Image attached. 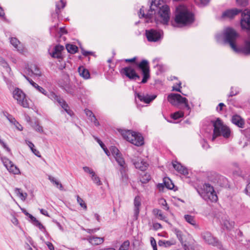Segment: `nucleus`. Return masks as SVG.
Wrapping results in <instances>:
<instances>
[{
    "mask_svg": "<svg viewBox=\"0 0 250 250\" xmlns=\"http://www.w3.org/2000/svg\"><path fill=\"white\" fill-rule=\"evenodd\" d=\"M160 0H152L150 9L147 13L145 14V18L146 20V22H152L153 15L156 13V11L158 10V17L161 22L164 24H167L170 19V10L169 7L167 5L160 7L159 2Z\"/></svg>",
    "mask_w": 250,
    "mask_h": 250,
    "instance_id": "f257e3e1",
    "label": "nucleus"
},
{
    "mask_svg": "<svg viewBox=\"0 0 250 250\" xmlns=\"http://www.w3.org/2000/svg\"><path fill=\"white\" fill-rule=\"evenodd\" d=\"M175 22L182 26H187L194 21V14L185 5H180L176 9Z\"/></svg>",
    "mask_w": 250,
    "mask_h": 250,
    "instance_id": "f03ea898",
    "label": "nucleus"
},
{
    "mask_svg": "<svg viewBox=\"0 0 250 250\" xmlns=\"http://www.w3.org/2000/svg\"><path fill=\"white\" fill-rule=\"evenodd\" d=\"M137 57H134L131 59H125L126 62H133L136 66L141 71L143 75V78L141 81V83H145L147 82L150 78V70L148 62L146 60H142L140 62L138 63L136 62Z\"/></svg>",
    "mask_w": 250,
    "mask_h": 250,
    "instance_id": "7ed1b4c3",
    "label": "nucleus"
},
{
    "mask_svg": "<svg viewBox=\"0 0 250 250\" xmlns=\"http://www.w3.org/2000/svg\"><path fill=\"white\" fill-rule=\"evenodd\" d=\"M211 123L214 127L212 141H214L216 137L221 135L225 138H228L229 136L230 131L229 128L225 125L219 118H217L215 121H212Z\"/></svg>",
    "mask_w": 250,
    "mask_h": 250,
    "instance_id": "20e7f679",
    "label": "nucleus"
},
{
    "mask_svg": "<svg viewBox=\"0 0 250 250\" xmlns=\"http://www.w3.org/2000/svg\"><path fill=\"white\" fill-rule=\"evenodd\" d=\"M121 133L124 139L136 146L144 144V139L140 134L129 130H122Z\"/></svg>",
    "mask_w": 250,
    "mask_h": 250,
    "instance_id": "39448f33",
    "label": "nucleus"
},
{
    "mask_svg": "<svg viewBox=\"0 0 250 250\" xmlns=\"http://www.w3.org/2000/svg\"><path fill=\"white\" fill-rule=\"evenodd\" d=\"M198 192L206 201L213 202L217 200V196L214 192L213 188L209 184H205L201 189L198 190Z\"/></svg>",
    "mask_w": 250,
    "mask_h": 250,
    "instance_id": "423d86ee",
    "label": "nucleus"
},
{
    "mask_svg": "<svg viewBox=\"0 0 250 250\" xmlns=\"http://www.w3.org/2000/svg\"><path fill=\"white\" fill-rule=\"evenodd\" d=\"M12 96L19 104L25 108L29 107V104L26 95L21 89L15 88L12 91Z\"/></svg>",
    "mask_w": 250,
    "mask_h": 250,
    "instance_id": "0eeeda50",
    "label": "nucleus"
},
{
    "mask_svg": "<svg viewBox=\"0 0 250 250\" xmlns=\"http://www.w3.org/2000/svg\"><path fill=\"white\" fill-rule=\"evenodd\" d=\"M168 101L173 105L177 106L179 104H184L185 107L188 111H190V107L188 104L187 98L183 97L179 94L171 93L167 97Z\"/></svg>",
    "mask_w": 250,
    "mask_h": 250,
    "instance_id": "6e6552de",
    "label": "nucleus"
},
{
    "mask_svg": "<svg viewBox=\"0 0 250 250\" xmlns=\"http://www.w3.org/2000/svg\"><path fill=\"white\" fill-rule=\"evenodd\" d=\"M0 65L5 69V73L4 72L2 73L3 78L10 88L12 83L11 78H12L13 76L11 73V68L7 62L1 57H0Z\"/></svg>",
    "mask_w": 250,
    "mask_h": 250,
    "instance_id": "1a4fd4ad",
    "label": "nucleus"
},
{
    "mask_svg": "<svg viewBox=\"0 0 250 250\" xmlns=\"http://www.w3.org/2000/svg\"><path fill=\"white\" fill-rule=\"evenodd\" d=\"M201 238L206 244L214 247H217L219 249L221 248V245L218 240L214 237L210 232H203L201 233Z\"/></svg>",
    "mask_w": 250,
    "mask_h": 250,
    "instance_id": "9d476101",
    "label": "nucleus"
},
{
    "mask_svg": "<svg viewBox=\"0 0 250 250\" xmlns=\"http://www.w3.org/2000/svg\"><path fill=\"white\" fill-rule=\"evenodd\" d=\"M146 36L149 42H157L161 40L163 36V32L162 30H157L151 29L146 30Z\"/></svg>",
    "mask_w": 250,
    "mask_h": 250,
    "instance_id": "9b49d317",
    "label": "nucleus"
},
{
    "mask_svg": "<svg viewBox=\"0 0 250 250\" xmlns=\"http://www.w3.org/2000/svg\"><path fill=\"white\" fill-rule=\"evenodd\" d=\"M110 150L114 157L116 161L118 163L120 167L127 166V164L125 162V159L123 157L122 153L115 146H112L110 147Z\"/></svg>",
    "mask_w": 250,
    "mask_h": 250,
    "instance_id": "f8f14e48",
    "label": "nucleus"
},
{
    "mask_svg": "<svg viewBox=\"0 0 250 250\" xmlns=\"http://www.w3.org/2000/svg\"><path fill=\"white\" fill-rule=\"evenodd\" d=\"M120 73L125 75L129 79L132 80H139L140 77L138 75L134 69L131 66H127L121 69Z\"/></svg>",
    "mask_w": 250,
    "mask_h": 250,
    "instance_id": "ddd939ff",
    "label": "nucleus"
},
{
    "mask_svg": "<svg viewBox=\"0 0 250 250\" xmlns=\"http://www.w3.org/2000/svg\"><path fill=\"white\" fill-rule=\"evenodd\" d=\"M1 161L4 167L9 172L14 174H19L20 173V169L11 160L6 158H1Z\"/></svg>",
    "mask_w": 250,
    "mask_h": 250,
    "instance_id": "4468645a",
    "label": "nucleus"
},
{
    "mask_svg": "<svg viewBox=\"0 0 250 250\" xmlns=\"http://www.w3.org/2000/svg\"><path fill=\"white\" fill-rule=\"evenodd\" d=\"M242 10L237 8L228 9L224 11L222 15L223 18L232 19L240 13H243Z\"/></svg>",
    "mask_w": 250,
    "mask_h": 250,
    "instance_id": "2eb2a0df",
    "label": "nucleus"
},
{
    "mask_svg": "<svg viewBox=\"0 0 250 250\" xmlns=\"http://www.w3.org/2000/svg\"><path fill=\"white\" fill-rule=\"evenodd\" d=\"M131 162L136 168L139 169L141 171L146 170L148 165L146 162L141 159H138V160H136V159L133 158L131 159Z\"/></svg>",
    "mask_w": 250,
    "mask_h": 250,
    "instance_id": "dca6fc26",
    "label": "nucleus"
},
{
    "mask_svg": "<svg viewBox=\"0 0 250 250\" xmlns=\"http://www.w3.org/2000/svg\"><path fill=\"white\" fill-rule=\"evenodd\" d=\"M137 97L141 102L145 104H149L155 99L156 95L150 96L148 94H144L142 93H136V97Z\"/></svg>",
    "mask_w": 250,
    "mask_h": 250,
    "instance_id": "f3484780",
    "label": "nucleus"
},
{
    "mask_svg": "<svg viewBox=\"0 0 250 250\" xmlns=\"http://www.w3.org/2000/svg\"><path fill=\"white\" fill-rule=\"evenodd\" d=\"M64 49V47L61 45H56L52 52H50V55L54 58L61 59L62 58V52Z\"/></svg>",
    "mask_w": 250,
    "mask_h": 250,
    "instance_id": "a211bd4d",
    "label": "nucleus"
},
{
    "mask_svg": "<svg viewBox=\"0 0 250 250\" xmlns=\"http://www.w3.org/2000/svg\"><path fill=\"white\" fill-rule=\"evenodd\" d=\"M141 205V198L139 196H137L134 199V216L136 219H137L140 212V207Z\"/></svg>",
    "mask_w": 250,
    "mask_h": 250,
    "instance_id": "6ab92c4d",
    "label": "nucleus"
},
{
    "mask_svg": "<svg viewBox=\"0 0 250 250\" xmlns=\"http://www.w3.org/2000/svg\"><path fill=\"white\" fill-rule=\"evenodd\" d=\"M173 167L179 173L183 174L184 175H187L188 173V169L182 166L180 163L177 162L172 163Z\"/></svg>",
    "mask_w": 250,
    "mask_h": 250,
    "instance_id": "aec40b11",
    "label": "nucleus"
},
{
    "mask_svg": "<svg viewBox=\"0 0 250 250\" xmlns=\"http://www.w3.org/2000/svg\"><path fill=\"white\" fill-rule=\"evenodd\" d=\"M24 77L25 79L29 82V83L35 87L38 91L42 93L44 95H46L47 92L46 90L43 88L42 87L39 86L38 84L33 81L31 79H29L27 77L24 75Z\"/></svg>",
    "mask_w": 250,
    "mask_h": 250,
    "instance_id": "412c9836",
    "label": "nucleus"
},
{
    "mask_svg": "<svg viewBox=\"0 0 250 250\" xmlns=\"http://www.w3.org/2000/svg\"><path fill=\"white\" fill-rule=\"evenodd\" d=\"M88 240L92 245H98L102 244L104 241V237L90 236L88 238Z\"/></svg>",
    "mask_w": 250,
    "mask_h": 250,
    "instance_id": "4be33fe9",
    "label": "nucleus"
},
{
    "mask_svg": "<svg viewBox=\"0 0 250 250\" xmlns=\"http://www.w3.org/2000/svg\"><path fill=\"white\" fill-rule=\"evenodd\" d=\"M232 123L237 125L239 127L242 128L244 125V121L241 117L239 115H235L232 116L231 119Z\"/></svg>",
    "mask_w": 250,
    "mask_h": 250,
    "instance_id": "5701e85b",
    "label": "nucleus"
},
{
    "mask_svg": "<svg viewBox=\"0 0 250 250\" xmlns=\"http://www.w3.org/2000/svg\"><path fill=\"white\" fill-rule=\"evenodd\" d=\"M152 212L158 219L167 222V217L163 214L161 210L158 208H154L153 209Z\"/></svg>",
    "mask_w": 250,
    "mask_h": 250,
    "instance_id": "b1692460",
    "label": "nucleus"
},
{
    "mask_svg": "<svg viewBox=\"0 0 250 250\" xmlns=\"http://www.w3.org/2000/svg\"><path fill=\"white\" fill-rule=\"evenodd\" d=\"M128 170V167L125 166L120 167L119 171L121 174V178L123 181H126L128 178L127 171Z\"/></svg>",
    "mask_w": 250,
    "mask_h": 250,
    "instance_id": "393cba45",
    "label": "nucleus"
},
{
    "mask_svg": "<svg viewBox=\"0 0 250 250\" xmlns=\"http://www.w3.org/2000/svg\"><path fill=\"white\" fill-rule=\"evenodd\" d=\"M78 71L81 76L85 79H88L90 78V73L88 70L83 67H79Z\"/></svg>",
    "mask_w": 250,
    "mask_h": 250,
    "instance_id": "a878e982",
    "label": "nucleus"
},
{
    "mask_svg": "<svg viewBox=\"0 0 250 250\" xmlns=\"http://www.w3.org/2000/svg\"><path fill=\"white\" fill-rule=\"evenodd\" d=\"M28 216L29 217V218H30L32 223L34 225L38 227L39 228V229L42 230L45 229L44 226L33 215H32L30 214H29Z\"/></svg>",
    "mask_w": 250,
    "mask_h": 250,
    "instance_id": "bb28decb",
    "label": "nucleus"
},
{
    "mask_svg": "<svg viewBox=\"0 0 250 250\" xmlns=\"http://www.w3.org/2000/svg\"><path fill=\"white\" fill-rule=\"evenodd\" d=\"M28 216L29 217V218H30L32 223L34 225L38 227L39 228V229L42 230L45 229L44 226L33 215H32L30 214H29Z\"/></svg>",
    "mask_w": 250,
    "mask_h": 250,
    "instance_id": "cd10ccee",
    "label": "nucleus"
},
{
    "mask_svg": "<svg viewBox=\"0 0 250 250\" xmlns=\"http://www.w3.org/2000/svg\"><path fill=\"white\" fill-rule=\"evenodd\" d=\"M28 216L29 217V218H30L32 223L34 225L38 227L39 228V229L42 230L45 229L44 226L33 215H32L30 214H29Z\"/></svg>",
    "mask_w": 250,
    "mask_h": 250,
    "instance_id": "c85d7f7f",
    "label": "nucleus"
},
{
    "mask_svg": "<svg viewBox=\"0 0 250 250\" xmlns=\"http://www.w3.org/2000/svg\"><path fill=\"white\" fill-rule=\"evenodd\" d=\"M28 216L29 217V218H30L32 223L34 225L38 227L39 228V229L42 230L45 229L44 226L33 215H32L30 214H29Z\"/></svg>",
    "mask_w": 250,
    "mask_h": 250,
    "instance_id": "c756f323",
    "label": "nucleus"
},
{
    "mask_svg": "<svg viewBox=\"0 0 250 250\" xmlns=\"http://www.w3.org/2000/svg\"><path fill=\"white\" fill-rule=\"evenodd\" d=\"M221 223L227 229H231L234 226V222L233 221H230L226 218L222 220V222Z\"/></svg>",
    "mask_w": 250,
    "mask_h": 250,
    "instance_id": "7c9ffc66",
    "label": "nucleus"
},
{
    "mask_svg": "<svg viewBox=\"0 0 250 250\" xmlns=\"http://www.w3.org/2000/svg\"><path fill=\"white\" fill-rule=\"evenodd\" d=\"M10 43L19 51L22 50L21 43L17 38H11L10 39Z\"/></svg>",
    "mask_w": 250,
    "mask_h": 250,
    "instance_id": "2f4dec72",
    "label": "nucleus"
},
{
    "mask_svg": "<svg viewBox=\"0 0 250 250\" xmlns=\"http://www.w3.org/2000/svg\"><path fill=\"white\" fill-rule=\"evenodd\" d=\"M15 192L23 201L25 200L27 198V194L25 192H22L20 188H16L15 189Z\"/></svg>",
    "mask_w": 250,
    "mask_h": 250,
    "instance_id": "473e14b6",
    "label": "nucleus"
},
{
    "mask_svg": "<svg viewBox=\"0 0 250 250\" xmlns=\"http://www.w3.org/2000/svg\"><path fill=\"white\" fill-rule=\"evenodd\" d=\"M31 125L33 128H34L36 131L40 133L43 132L42 127L39 125L38 121H35L34 122H31Z\"/></svg>",
    "mask_w": 250,
    "mask_h": 250,
    "instance_id": "72a5a7b5",
    "label": "nucleus"
},
{
    "mask_svg": "<svg viewBox=\"0 0 250 250\" xmlns=\"http://www.w3.org/2000/svg\"><path fill=\"white\" fill-rule=\"evenodd\" d=\"M46 96H47L50 99L53 101L54 102H59V100L61 99V97L57 96L55 93L51 92L49 93L47 92Z\"/></svg>",
    "mask_w": 250,
    "mask_h": 250,
    "instance_id": "f704fd0d",
    "label": "nucleus"
},
{
    "mask_svg": "<svg viewBox=\"0 0 250 250\" xmlns=\"http://www.w3.org/2000/svg\"><path fill=\"white\" fill-rule=\"evenodd\" d=\"M66 48L67 51L71 54L75 53L78 50V47L76 45L71 44H67Z\"/></svg>",
    "mask_w": 250,
    "mask_h": 250,
    "instance_id": "c9c22d12",
    "label": "nucleus"
},
{
    "mask_svg": "<svg viewBox=\"0 0 250 250\" xmlns=\"http://www.w3.org/2000/svg\"><path fill=\"white\" fill-rule=\"evenodd\" d=\"M49 180L53 183L58 188H59L61 190H62L63 188L61 183H60L58 181L55 179V178L49 176L48 177Z\"/></svg>",
    "mask_w": 250,
    "mask_h": 250,
    "instance_id": "e433bc0d",
    "label": "nucleus"
},
{
    "mask_svg": "<svg viewBox=\"0 0 250 250\" xmlns=\"http://www.w3.org/2000/svg\"><path fill=\"white\" fill-rule=\"evenodd\" d=\"M75 86L71 85H65V87H64V90L66 91V92L68 93L71 94V95H75Z\"/></svg>",
    "mask_w": 250,
    "mask_h": 250,
    "instance_id": "4c0bfd02",
    "label": "nucleus"
},
{
    "mask_svg": "<svg viewBox=\"0 0 250 250\" xmlns=\"http://www.w3.org/2000/svg\"><path fill=\"white\" fill-rule=\"evenodd\" d=\"M184 218L186 221L189 224H191L193 226H196V221L194 219V217L190 215H185Z\"/></svg>",
    "mask_w": 250,
    "mask_h": 250,
    "instance_id": "58836bf2",
    "label": "nucleus"
},
{
    "mask_svg": "<svg viewBox=\"0 0 250 250\" xmlns=\"http://www.w3.org/2000/svg\"><path fill=\"white\" fill-rule=\"evenodd\" d=\"M30 70L31 72L35 75L37 76H40L41 75V72L39 67H38L36 65H34L31 66Z\"/></svg>",
    "mask_w": 250,
    "mask_h": 250,
    "instance_id": "ea45409f",
    "label": "nucleus"
},
{
    "mask_svg": "<svg viewBox=\"0 0 250 250\" xmlns=\"http://www.w3.org/2000/svg\"><path fill=\"white\" fill-rule=\"evenodd\" d=\"M61 6L62 8H63L65 6V3L62 0H61L60 1L56 4V13L57 14L59 15L60 12V6Z\"/></svg>",
    "mask_w": 250,
    "mask_h": 250,
    "instance_id": "a19ab883",
    "label": "nucleus"
},
{
    "mask_svg": "<svg viewBox=\"0 0 250 250\" xmlns=\"http://www.w3.org/2000/svg\"><path fill=\"white\" fill-rule=\"evenodd\" d=\"M164 179L166 187L170 189H172L174 187V185L172 183L171 181H170L168 178H165Z\"/></svg>",
    "mask_w": 250,
    "mask_h": 250,
    "instance_id": "79ce46f5",
    "label": "nucleus"
},
{
    "mask_svg": "<svg viewBox=\"0 0 250 250\" xmlns=\"http://www.w3.org/2000/svg\"><path fill=\"white\" fill-rule=\"evenodd\" d=\"M184 116V113L181 111H177L171 115V117L174 119L177 120L180 118L183 117Z\"/></svg>",
    "mask_w": 250,
    "mask_h": 250,
    "instance_id": "37998d69",
    "label": "nucleus"
},
{
    "mask_svg": "<svg viewBox=\"0 0 250 250\" xmlns=\"http://www.w3.org/2000/svg\"><path fill=\"white\" fill-rule=\"evenodd\" d=\"M91 179L93 182L97 186H101L102 185V182L100 180V178L95 173L93 176H91Z\"/></svg>",
    "mask_w": 250,
    "mask_h": 250,
    "instance_id": "c03bdc74",
    "label": "nucleus"
},
{
    "mask_svg": "<svg viewBox=\"0 0 250 250\" xmlns=\"http://www.w3.org/2000/svg\"><path fill=\"white\" fill-rule=\"evenodd\" d=\"M150 178L151 177L149 174L145 173L140 178V181L144 184L146 183L150 180Z\"/></svg>",
    "mask_w": 250,
    "mask_h": 250,
    "instance_id": "a18cd8bd",
    "label": "nucleus"
},
{
    "mask_svg": "<svg viewBox=\"0 0 250 250\" xmlns=\"http://www.w3.org/2000/svg\"><path fill=\"white\" fill-rule=\"evenodd\" d=\"M237 4L242 7H246L249 4V0H236Z\"/></svg>",
    "mask_w": 250,
    "mask_h": 250,
    "instance_id": "49530a36",
    "label": "nucleus"
},
{
    "mask_svg": "<svg viewBox=\"0 0 250 250\" xmlns=\"http://www.w3.org/2000/svg\"><path fill=\"white\" fill-rule=\"evenodd\" d=\"M58 103L59 104V105L60 106H61V107L65 111H66V110H67L69 108L68 104H66L65 101L63 99H62V98H61V100H59V102Z\"/></svg>",
    "mask_w": 250,
    "mask_h": 250,
    "instance_id": "de8ad7c7",
    "label": "nucleus"
},
{
    "mask_svg": "<svg viewBox=\"0 0 250 250\" xmlns=\"http://www.w3.org/2000/svg\"><path fill=\"white\" fill-rule=\"evenodd\" d=\"M174 233L177 236V237L179 240V241L181 242V244H183V234L181 231L178 229H174Z\"/></svg>",
    "mask_w": 250,
    "mask_h": 250,
    "instance_id": "09e8293b",
    "label": "nucleus"
},
{
    "mask_svg": "<svg viewBox=\"0 0 250 250\" xmlns=\"http://www.w3.org/2000/svg\"><path fill=\"white\" fill-rule=\"evenodd\" d=\"M130 243L129 241H125L120 246L119 250H127L129 248Z\"/></svg>",
    "mask_w": 250,
    "mask_h": 250,
    "instance_id": "8fccbe9b",
    "label": "nucleus"
},
{
    "mask_svg": "<svg viewBox=\"0 0 250 250\" xmlns=\"http://www.w3.org/2000/svg\"><path fill=\"white\" fill-rule=\"evenodd\" d=\"M83 168L85 172L90 174L91 176H93V174L95 173L94 170L88 167H83Z\"/></svg>",
    "mask_w": 250,
    "mask_h": 250,
    "instance_id": "3c124183",
    "label": "nucleus"
},
{
    "mask_svg": "<svg viewBox=\"0 0 250 250\" xmlns=\"http://www.w3.org/2000/svg\"><path fill=\"white\" fill-rule=\"evenodd\" d=\"M77 200L78 203L79 204V205L82 208H83L84 209H86L87 207L85 203L84 202L82 198H81L78 195L77 196Z\"/></svg>",
    "mask_w": 250,
    "mask_h": 250,
    "instance_id": "603ef678",
    "label": "nucleus"
},
{
    "mask_svg": "<svg viewBox=\"0 0 250 250\" xmlns=\"http://www.w3.org/2000/svg\"><path fill=\"white\" fill-rule=\"evenodd\" d=\"M84 112L86 115L88 117L89 119H90L91 118H94V119H95V115H94L92 111L88 109H85L84 110Z\"/></svg>",
    "mask_w": 250,
    "mask_h": 250,
    "instance_id": "864d4df0",
    "label": "nucleus"
},
{
    "mask_svg": "<svg viewBox=\"0 0 250 250\" xmlns=\"http://www.w3.org/2000/svg\"><path fill=\"white\" fill-rule=\"evenodd\" d=\"M176 244V241L174 240L166 241L165 240V247H167Z\"/></svg>",
    "mask_w": 250,
    "mask_h": 250,
    "instance_id": "5fc2aeb1",
    "label": "nucleus"
},
{
    "mask_svg": "<svg viewBox=\"0 0 250 250\" xmlns=\"http://www.w3.org/2000/svg\"><path fill=\"white\" fill-rule=\"evenodd\" d=\"M150 243L153 250H157L156 242L153 237L150 238Z\"/></svg>",
    "mask_w": 250,
    "mask_h": 250,
    "instance_id": "6e6d98bb",
    "label": "nucleus"
},
{
    "mask_svg": "<svg viewBox=\"0 0 250 250\" xmlns=\"http://www.w3.org/2000/svg\"><path fill=\"white\" fill-rule=\"evenodd\" d=\"M233 173L234 175L238 176H243L242 171L239 168H237V169L234 170Z\"/></svg>",
    "mask_w": 250,
    "mask_h": 250,
    "instance_id": "4d7b16f0",
    "label": "nucleus"
},
{
    "mask_svg": "<svg viewBox=\"0 0 250 250\" xmlns=\"http://www.w3.org/2000/svg\"><path fill=\"white\" fill-rule=\"evenodd\" d=\"M200 6H205L208 4L210 0H199Z\"/></svg>",
    "mask_w": 250,
    "mask_h": 250,
    "instance_id": "13d9d810",
    "label": "nucleus"
},
{
    "mask_svg": "<svg viewBox=\"0 0 250 250\" xmlns=\"http://www.w3.org/2000/svg\"><path fill=\"white\" fill-rule=\"evenodd\" d=\"M201 144L202 145V147L204 149H207L209 148V145L204 139L201 140Z\"/></svg>",
    "mask_w": 250,
    "mask_h": 250,
    "instance_id": "bf43d9fd",
    "label": "nucleus"
},
{
    "mask_svg": "<svg viewBox=\"0 0 250 250\" xmlns=\"http://www.w3.org/2000/svg\"><path fill=\"white\" fill-rule=\"evenodd\" d=\"M100 228H95L93 229H84L87 232L89 233H95L97 230H98Z\"/></svg>",
    "mask_w": 250,
    "mask_h": 250,
    "instance_id": "052dcab7",
    "label": "nucleus"
},
{
    "mask_svg": "<svg viewBox=\"0 0 250 250\" xmlns=\"http://www.w3.org/2000/svg\"><path fill=\"white\" fill-rule=\"evenodd\" d=\"M153 228L155 230H158L162 228V225L158 223H155L153 224Z\"/></svg>",
    "mask_w": 250,
    "mask_h": 250,
    "instance_id": "680f3d73",
    "label": "nucleus"
},
{
    "mask_svg": "<svg viewBox=\"0 0 250 250\" xmlns=\"http://www.w3.org/2000/svg\"><path fill=\"white\" fill-rule=\"evenodd\" d=\"M184 249L185 250H192V248L189 245H188L186 244H185L184 242H183V244H182Z\"/></svg>",
    "mask_w": 250,
    "mask_h": 250,
    "instance_id": "e2e57ef3",
    "label": "nucleus"
},
{
    "mask_svg": "<svg viewBox=\"0 0 250 250\" xmlns=\"http://www.w3.org/2000/svg\"><path fill=\"white\" fill-rule=\"evenodd\" d=\"M89 120L94 124L95 125L99 126L100 125V124L95 116V119H94V118H91Z\"/></svg>",
    "mask_w": 250,
    "mask_h": 250,
    "instance_id": "0e129e2a",
    "label": "nucleus"
},
{
    "mask_svg": "<svg viewBox=\"0 0 250 250\" xmlns=\"http://www.w3.org/2000/svg\"><path fill=\"white\" fill-rule=\"evenodd\" d=\"M225 105L223 103H220L218 106L216 107V110L219 112L222 110V108Z\"/></svg>",
    "mask_w": 250,
    "mask_h": 250,
    "instance_id": "69168bd1",
    "label": "nucleus"
},
{
    "mask_svg": "<svg viewBox=\"0 0 250 250\" xmlns=\"http://www.w3.org/2000/svg\"><path fill=\"white\" fill-rule=\"evenodd\" d=\"M31 151L37 157H41V155L40 154V152L37 149L34 148Z\"/></svg>",
    "mask_w": 250,
    "mask_h": 250,
    "instance_id": "338daca9",
    "label": "nucleus"
},
{
    "mask_svg": "<svg viewBox=\"0 0 250 250\" xmlns=\"http://www.w3.org/2000/svg\"><path fill=\"white\" fill-rule=\"evenodd\" d=\"M245 190L247 194L250 196V182L247 185Z\"/></svg>",
    "mask_w": 250,
    "mask_h": 250,
    "instance_id": "774afa93",
    "label": "nucleus"
}]
</instances>
